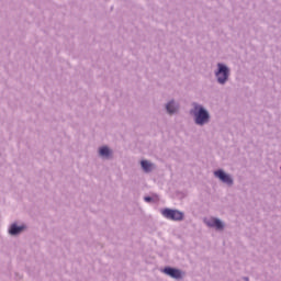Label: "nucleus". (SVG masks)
Returning <instances> with one entry per match:
<instances>
[{
	"mask_svg": "<svg viewBox=\"0 0 281 281\" xmlns=\"http://www.w3.org/2000/svg\"><path fill=\"white\" fill-rule=\"evenodd\" d=\"M194 117H195V124L203 126V124H207V122L210 121V113H207V111H205L203 106L195 105Z\"/></svg>",
	"mask_w": 281,
	"mask_h": 281,
	"instance_id": "nucleus-1",
	"label": "nucleus"
},
{
	"mask_svg": "<svg viewBox=\"0 0 281 281\" xmlns=\"http://www.w3.org/2000/svg\"><path fill=\"white\" fill-rule=\"evenodd\" d=\"M160 213L168 221H183L184 216L183 212L172 209H162Z\"/></svg>",
	"mask_w": 281,
	"mask_h": 281,
	"instance_id": "nucleus-2",
	"label": "nucleus"
},
{
	"mask_svg": "<svg viewBox=\"0 0 281 281\" xmlns=\"http://www.w3.org/2000/svg\"><path fill=\"white\" fill-rule=\"evenodd\" d=\"M218 71L216 72V78L220 85H225L227 82V78H229V69L227 66L223 64H218Z\"/></svg>",
	"mask_w": 281,
	"mask_h": 281,
	"instance_id": "nucleus-3",
	"label": "nucleus"
},
{
	"mask_svg": "<svg viewBox=\"0 0 281 281\" xmlns=\"http://www.w3.org/2000/svg\"><path fill=\"white\" fill-rule=\"evenodd\" d=\"M214 175L215 177H217V179L223 181V183H227L228 186H232V183H234L232 177H229V175H226L223 170H217L214 172Z\"/></svg>",
	"mask_w": 281,
	"mask_h": 281,
	"instance_id": "nucleus-4",
	"label": "nucleus"
},
{
	"mask_svg": "<svg viewBox=\"0 0 281 281\" xmlns=\"http://www.w3.org/2000/svg\"><path fill=\"white\" fill-rule=\"evenodd\" d=\"M164 273L170 276V278H175L176 280H180L181 272L175 268H165Z\"/></svg>",
	"mask_w": 281,
	"mask_h": 281,
	"instance_id": "nucleus-5",
	"label": "nucleus"
},
{
	"mask_svg": "<svg viewBox=\"0 0 281 281\" xmlns=\"http://www.w3.org/2000/svg\"><path fill=\"white\" fill-rule=\"evenodd\" d=\"M206 225H209V227H216L217 229H223V222H221V220L218 218H210L209 221H206Z\"/></svg>",
	"mask_w": 281,
	"mask_h": 281,
	"instance_id": "nucleus-6",
	"label": "nucleus"
},
{
	"mask_svg": "<svg viewBox=\"0 0 281 281\" xmlns=\"http://www.w3.org/2000/svg\"><path fill=\"white\" fill-rule=\"evenodd\" d=\"M21 232H23V226H16V224L11 225L9 229L11 236H16V234H21Z\"/></svg>",
	"mask_w": 281,
	"mask_h": 281,
	"instance_id": "nucleus-7",
	"label": "nucleus"
},
{
	"mask_svg": "<svg viewBox=\"0 0 281 281\" xmlns=\"http://www.w3.org/2000/svg\"><path fill=\"white\" fill-rule=\"evenodd\" d=\"M140 166L145 172H150V170H153V164L147 160H142Z\"/></svg>",
	"mask_w": 281,
	"mask_h": 281,
	"instance_id": "nucleus-8",
	"label": "nucleus"
},
{
	"mask_svg": "<svg viewBox=\"0 0 281 281\" xmlns=\"http://www.w3.org/2000/svg\"><path fill=\"white\" fill-rule=\"evenodd\" d=\"M166 109L168 111V113H170V115H172V113H177V105H175V102H169L167 105H166Z\"/></svg>",
	"mask_w": 281,
	"mask_h": 281,
	"instance_id": "nucleus-9",
	"label": "nucleus"
},
{
	"mask_svg": "<svg viewBox=\"0 0 281 281\" xmlns=\"http://www.w3.org/2000/svg\"><path fill=\"white\" fill-rule=\"evenodd\" d=\"M99 155L101 157H109V155H111V149H109V147L104 146V147H101L99 149Z\"/></svg>",
	"mask_w": 281,
	"mask_h": 281,
	"instance_id": "nucleus-10",
	"label": "nucleus"
},
{
	"mask_svg": "<svg viewBox=\"0 0 281 281\" xmlns=\"http://www.w3.org/2000/svg\"><path fill=\"white\" fill-rule=\"evenodd\" d=\"M145 201H146L147 203H150V201H153V199H151L150 196H147V198H145Z\"/></svg>",
	"mask_w": 281,
	"mask_h": 281,
	"instance_id": "nucleus-11",
	"label": "nucleus"
}]
</instances>
